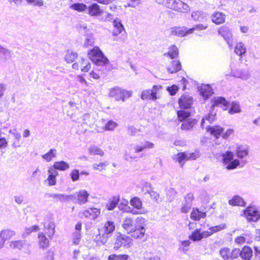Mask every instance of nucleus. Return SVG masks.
<instances>
[{
    "label": "nucleus",
    "mask_w": 260,
    "mask_h": 260,
    "mask_svg": "<svg viewBox=\"0 0 260 260\" xmlns=\"http://www.w3.org/2000/svg\"><path fill=\"white\" fill-rule=\"evenodd\" d=\"M147 220L143 217L138 216L135 219L130 216L123 218L121 223L122 227L128 233L134 232L136 238L142 239L145 235V226Z\"/></svg>",
    "instance_id": "obj_1"
},
{
    "label": "nucleus",
    "mask_w": 260,
    "mask_h": 260,
    "mask_svg": "<svg viewBox=\"0 0 260 260\" xmlns=\"http://www.w3.org/2000/svg\"><path fill=\"white\" fill-rule=\"evenodd\" d=\"M90 59L95 64L104 66L107 64L109 60L104 55L98 47H94L88 53Z\"/></svg>",
    "instance_id": "obj_2"
},
{
    "label": "nucleus",
    "mask_w": 260,
    "mask_h": 260,
    "mask_svg": "<svg viewBox=\"0 0 260 260\" xmlns=\"http://www.w3.org/2000/svg\"><path fill=\"white\" fill-rule=\"evenodd\" d=\"M104 233L101 235V232L97 235L94 239V241L98 245L104 244L105 243L109 236H111V233L114 231V224L112 221L107 222L104 225Z\"/></svg>",
    "instance_id": "obj_3"
},
{
    "label": "nucleus",
    "mask_w": 260,
    "mask_h": 260,
    "mask_svg": "<svg viewBox=\"0 0 260 260\" xmlns=\"http://www.w3.org/2000/svg\"><path fill=\"white\" fill-rule=\"evenodd\" d=\"M222 162L228 170L235 169L241 164L239 160L234 159V154L231 151H226L222 154Z\"/></svg>",
    "instance_id": "obj_4"
},
{
    "label": "nucleus",
    "mask_w": 260,
    "mask_h": 260,
    "mask_svg": "<svg viewBox=\"0 0 260 260\" xmlns=\"http://www.w3.org/2000/svg\"><path fill=\"white\" fill-rule=\"evenodd\" d=\"M130 204L133 207H131L130 213L134 215L146 214L148 212V210L143 207L141 200L138 197L132 198Z\"/></svg>",
    "instance_id": "obj_5"
},
{
    "label": "nucleus",
    "mask_w": 260,
    "mask_h": 260,
    "mask_svg": "<svg viewBox=\"0 0 260 260\" xmlns=\"http://www.w3.org/2000/svg\"><path fill=\"white\" fill-rule=\"evenodd\" d=\"M200 156L198 151L194 152H180L174 156L173 159L178 161L181 167H182L187 160H194Z\"/></svg>",
    "instance_id": "obj_6"
},
{
    "label": "nucleus",
    "mask_w": 260,
    "mask_h": 260,
    "mask_svg": "<svg viewBox=\"0 0 260 260\" xmlns=\"http://www.w3.org/2000/svg\"><path fill=\"white\" fill-rule=\"evenodd\" d=\"M161 85H154L151 89H145L142 91L141 99L145 101H156L158 97L157 94L161 89Z\"/></svg>",
    "instance_id": "obj_7"
},
{
    "label": "nucleus",
    "mask_w": 260,
    "mask_h": 260,
    "mask_svg": "<svg viewBox=\"0 0 260 260\" xmlns=\"http://www.w3.org/2000/svg\"><path fill=\"white\" fill-rule=\"evenodd\" d=\"M127 38V33L121 21L115 19V41L123 42Z\"/></svg>",
    "instance_id": "obj_8"
},
{
    "label": "nucleus",
    "mask_w": 260,
    "mask_h": 260,
    "mask_svg": "<svg viewBox=\"0 0 260 260\" xmlns=\"http://www.w3.org/2000/svg\"><path fill=\"white\" fill-rule=\"evenodd\" d=\"M168 8L179 13H185L190 10L189 6L181 0H170Z\"/></svg>",
    "instance_id": "obj_9"
},
{
    "label": "nucleus",
    "mask_w": 260,
    "mask_h": 260,
    "mask_svg": "<svg viewBox=\"0 0 260 260\" xmlns=\"http://www.w3.org/2000/svg\"><path fill=\"white\" fill-rule=\"evenodd\" d=\"M9 247L12 249L23 250L24 252L30 253V244L24 240H14L9 242Z\"/></svg>",
    "instance_id": "obj_10"
},
{
    "label": "nucleus",
    "mask_w": 260,
    "mask_h": 260,
    "mask_svg": "<svg viewBox=\"0 0 260 260\" xmlns=\"http://www.w3.org/2000/svg\"><path fill=\"white\" fill-rule=\"evenodd\" d=\"M155 145L152 142L147 140L136 143L132 146V149L136 153H140L143 151L154 148Z\"/></svg>",
    "instance_id": "obj_11"
},
{
    "label": "nucleus",
    "mask_w": 260,
    "mask_h": 260,
    "mask_svg": "<svg viewBox=\"0 0 260 260\" xmlns=\"http://www.w3.org/2000/svg\"><path fill=\"white\" fill-rule=\"evenodd\" d=\"M101 210L96 208H88L79 212L81 218H86L92 220L97 218L100 215Z\"/></svg>",
    "instance_id": "obj_12"
},
{
    "label": "nucleus",
    "mask_w": 260,
    "mask_h": 260,
    "mask_svg": "<svg viewBox=\"0 0 260 260\" xmlns=\"http://www.w3.org/2000/svg\"><path fill=\"white\" fill-rule=\"evenodd\" d=\"M132 91L121 89L120 87H115V100L118 101L124 102L126 99L132 96Z\"/></svg>",
    "instance_id": "obj_13"
},
{
    "label": "nucleus",
    "mask_w": 260,
    "mask_h": 260,
    "mask_svg": "<svg viewBox=\"0 0 260 260\" xmlns=\"http://www.w3.org/2000/svg\"><path fill=\"white\" fill-rule=\"evenodd\" d=\"M218 33L224 39L230 47L232 46L233 34L229 27H220L218 29Z\"/></svg>",
    "instance_id": "obj_14"
},
{
    "label": "nucleus",
    "mask_w": 260,
    "mask_h": 260,
    "mask_svg": "<svg viewBox=\"0 0 260 260\" xmlns=\"http://www.w3.org/2000/svg\"><path fill=\"white\" fill-rule=\"evenodd\" d=\"M90 64L87 59L81 58L77 62H75L72 65V68L74 70H78L81 69L84 72H87L90 69Z\"/></svg>",
    "instance_id": "obj_15"
},
{
    "label": "nucleus",
    "mask_w": 260,
    "mask_h": 260,
    "mask_svg": "<svg viewBox=\"0 0 260 260\" xmlns=\"http://www.w3.org/2000/svg\"><path fill=\"white\" fill-rule=\"evenodd\" d=\"M244 213L249 221H256L260 217L258 212L253 207L247 208L244 211Z\"/></svg>",
    "instance_id": "obj_16"
},
{
    "label": "nucleus",
    "mask_w": 260,
    "mask_h": 260,
    "mask_svg": "<svg viewBox=\"0 0 260 260\" xmlns=\"http://www.w3.org/2000/svg\"><path fill=\"white\" fill-rule=\"evenodd\" d=\"M231 74L233 76L243 80H247L251 77L249 71L246 69H239L235 71H233Z\"/></svg>",
    "instance_id": "obj_17"
},
{
    "label": "nucleus",
    "mask_w": 260,
    "mask_h": 260,
    "mask_svg": "<svg viewBox=\"0 0 260 260\" xmlns=\"http://www.w3.org/2000/svg\"><path fill=\"white\" fill-rule=\"evenodd\" d=\"M210 236L207 231H203L201 232L200 229H197L194 231L192 234L189 236L188 238L193 241H200L202 239L207 238Z\"/></svg>",
    "instance_id": "obj_18"
},
{
    "label": "nucleus",
    "mask_w": 260,
    "mask_h": 260,
    "mask_svg": "<svg viewBox=\"0 0 260 260\" xmlns=\"http://www.w3.org/2000/svg\"><path fill=\"white\" fill-rule=\"evenodd\" d=\"M116 206H117L121 210L130 213L131 207L128 206V200L126 199H120L119 197L116 198L115 197V207Z\"/></svg>",
    "instance_id": "obj_19"
},
{
    "label": "nucleus",
    "mask_w": 260,
    "mask_h": 260,
    "mask_svg": "<svg viewBox=\"0 0 260 260\" xmlns=\"http://www.w3.org/2000/svg\"><path fill=\"white\" fill-rule=\"evenodd\" d=\"M170 35L182 37L187 35L188 29L185 27H173L169 29Z\"/></svg>",
    "instance_id": "obj_20"
},
{
    "label": "nucleus",
    "mask_w": 260,
    "mask_h": 260,
    "mask_svg": "<svg viewBox=\"0 0 260 260\" xmlns=\"http://www.w3.org/2000/svg\"><path fill=\"white\" fill-rule=\"evenodd\" d=\"M132 242V239L124 235H120L116 237L115 241V249L124 246L129 245Z\"/></svg>",
    "instance_id": "obj_21"
},
{
    "label": "nucleus",
    "mask_w": 260,
    "mask_h": 260,
    "mask_svg": "<svg viewBox=\"0 0 260 260\" xmlns=\"http://www.w3.org/2000/svg\"><path fill=\"white\" fill-rule=\"evenodd\" d=\"M212 107H220L224 110H227V107L229 104L228 102L222 97L217 96L212 100Z\"/></svg>",
    "instance_id": "obj_22"
},
{
    "label": "nucleus",
    "mask_w": 260,
    "mask_h": 260,
    "mask_svg": "<svg viewBox=\"0 0 260 260\" xmlns=\"http://www.w3.org/2000/svg\"><path fill=\"white\" fill-rule=\"evenodd\" d=\"M192 99L189 95H183L179 100L180 107L183 109H188L192 104Z\"/></svg>",
    "instance_id": "obj_23"
},
{
    "label": "nucleus",
    "mask_w": 260,
    "mask_h": 260,
    "mask_svg": "<svg viewBox=\"0 0 260 260\" xmlns=\"http://www.w3.org/2000/svg\"><path fill=\"white\" fill-rule=\"evenodd\" d=\"M89 196V194L85 189L80 190L75 194V198L80 205L87 203Z\"/></svg>",
    "instance_id": "obj_24"
},
{
    "label": "nucleus",
    "mask_w": 260,
    "mask_h": 260,
    "mask_svg": "<svg viewBox=\"0 0 260 260\" xmlns=\"http://www.w3.org/2000/svg\"><path fill=\"white\" fill-rule=\"evenodd\" d=\"M48 176L46 181L49 186H53L56 183V177L58 175V172L54 168L50 167L48 170Z\"/></svg>",
    "instance_id": "obj_25"
},
{
    "label": "nucleus",
    "mask_w": 260,
    "mask_h": 260,
    "mask_svg": "<svg viewBox=\"0 0 260 260\" xmlns=\"http://www.w3.org/2000/svg\"><path fill=\"white\" fill-rule=\"evenodd\" d=\"M38 245L40 248L46 249L49 246V241L44 233L40 232L38 234Z\"/></svg>",
    "instance_id": "obj_26"
},
{
    "label": "nucleus",
    "mask_w": 260,
    "mask_h": 260,
    "mask_svg": "<svg viewBox=\"0 0 260 260\" xmlns=\"http://www.w3.org/2000/svg\"><path fill=\"white\" fill-rule=\"evenodd\" d=\"M211 18L214 23L219 25L225 22V15L222 12H215L212 14Z\"/></svg>",
    "instance_id": "obj_27"
},
{
    "label": "nucleus",
    "mask_w": 260,
    "mask_h": 260,
    "mask_svg": "<svg viewBox=\"0 0 260 260\" xmlns=\"http://www.w3.org/2000/svg\"><path fill=\"white\" fill-rule=\"evenodd\" d=\"M191 17L193 20L200 22H204L208 18L207 14L202 11H192Z\"/></svg>",
    "instance_id": "obj_28"
},
{
    "label": "nucleus",
    "mask_w": 260,
    "mask_h": 260,
    "mask_svg": "<svg viewBox=\"0 0 260 260\" xmlns=\"http://www.w3.org/2000/svg\"><path fill=\"white\" fill-rule=\"evenodd\" d=\"M16 232L10 229H4L0 231V237L6 242L16 235Z\"/></svg>",
    "instance_id": "obj_29"
},
{
    "label": "nucleus",
    "mask_w": 260,
    "mask_h": 260,
    "mask_svg": "<svg viewBox=\"0 0 260 260\" xmlns=\"http://www.w3.org/2000/svg\"><path fill=\"white\" fill-rule=\"evenodd\" d=\"M87 10L88 14L90 16H100L102 13V11L101 10L100 6L95 3L88 7Z\"/></svg>",
    "instance_id": "obj_30"
},
{
    "label": "nucleus",
    "mask_w": 260,
    "mask_h": 260,
    "mask_svg": "<svg viewBox=\"0 0 260 260\" xmlns=\"http://www.w3.org/2000/svg\"><path fill=\"white\" fill-rule=\"evenodd\" d=\"M55 225L53 221H49L44 223V229L48 236L51 239L55 233Z\"/></svg>",
    "instance_id": "obj_31"
},
{
    "label": "nucleus",
    "mask_w": 260,
    "mask_h": 260,
    "mask_svg": "<svg viewBox=\"0 0 260 260\" xmlns=\"http://www.w3.org/2000/svg\"><path fill=\"white\" fill-rule=\"evenodd\" d=\"M200 92L204 100L208 99L213 93L212 87L208 84L202 85L200 88Z\"/></svg>",
    "instance_id": "obj_32"
},
{
    "label": "nucleus",
    "mask_w": 260,
    "mask_h": 260,
    "mask_svg": "<svg viewBox=\"0 0 260 260\" xmlns=\"http://www.w3.org/2000/svg\"><path fill=\"white\" fill-rule=\"evenodd\" d=\"M196 123L197 121L194 119L188 118L182 121L181 129L184 131H189L192 128Z\"/></svg>",
    "instance_id": "obj_33"
},
{
    "label": "nucleus",
    "mask_w": 260,
    "mask_h": 260,
    "mask_svg": "<svg viewBox=\"0 0 260 260\" xmlns=\"http://www.w3.org/2000/svg\"><path fill=\"white\" fill-rule=\"evenodd\" d=\"M252 256L251 248L245 246L241 250V257L244 260H250Z\"/></svg>",
    "instance_id": "obj_34"
},
{
    "label": "nucleus",
    "mask_w": 260,
    "mask_h": 260,
    "mask_svg": "<svg viewBox=\"0 0 260 260\" xmlns=\"http://www.w3.org/2000/svg\"><path fill=\"white\" fill-rule=\"evenodd\" d=\"M181 68L180 62L178 60H175L172 61L171 64L169 66L167 70L170 73L173 74L180 70Z\"/></svg>",
    "instance_id": "obj_35"
},
{
    "label": "nucleus",
    "mask_w": 260,
    "mask_h": 260,
    "mask_svg": "<svg viewBox=\"0 0 260 260\" xmlns=\"http://www.w3.org/2000/svg\"><path fill=\"white\" fill-rule=\"evenodd\" d=\"M235 153L238 158H243L248 155L249 151L246 147L238 146L236 148Z\"/></svg>",
    "instance_id": "obj_36"
},
{
    "label": "nucleus",
    "mask_w": 260,
    "mask_h": 260,
    "mask_svg": "<svg viewBox=\"0 0 260 260\" xmlns=\"http://www.w3.org/2000/svg\"><path fill=\"white\" fill-rule=\"evenodd\" d=\"M223 131V128L218 125L208 126L207 128V131L216 138H218L220 136Z\"/></svg>",
    "instance_id": "obj_37"
},
{
    "label": "nucleus",
    "mask_w": 260,
    "mask_h": 260,
    "mask_svg": "<svg viewBox=\"0 0 260 260\" xmlns=\"http://www.w3.org/2000/svg\"><path fill=\"white\" fill-rule=\"evenodd\" d=\"M216 112H214L213 110L211 111L207 116L203 118L201 123V127L204 128L206 120L208 121L209 123H212L216 119Z\"/></svg>",
    "instance_id": "obj_38"
},
{
    "label": "nucleus",
    "mask_w": 260,
    "mask_h": 260,
    "mask_svg": "<svg viewBox=\"0 0 260 260\" xmlns=\"http://www.w3.org/2000/svg\"><path fill=\"white\" fill-rule=\"evenodd\" d=\"M206 215L205 212L200 211L198 209H193L190 214V218L194 220H199L201 218H205Z\"/></svg>",
    "instance_id": "obj_39"
},
{
    "label": "nucleus",
    "mask_w": 260,
    "mask_h": 260,
    "mask_svg": "<svg viewBox=\"0 0 260 260\" xmlns=\"http://www.w3.org/2000/svg\"><path fill=\"white\" fill-rule=\"evenodd\" d=\"M229 203L232 206H244L245 205V203L243 199L238 196H236L231 200H230Z\"/></svg>",
    "instance_id": "obj_40"
},
{
    "label": "nucleus",
    "mask_w": 260,
    "mask_h": 260,
    "mask_svg": "<svg viewBox=\"0 0 260 260\" xmlns=\"http://www.w3.org/2000/svg\"><path fill=\"white\" fill-rule=\"evenodd\" d=\"M69 167V165L67 162L64 161H59L55 162L52 168L55 170L66 171L68 170Z\"/></svg>",
    "instance_id": "obj_41"
},
{
    "label": "nucleus",
    "mask_w": 260,
    "mask_h": 260,
    "mask_svg": "<svg viewBox=\"0 0 260 260\" xmlns=\"http://www.w3.org/2000/svg\"><path fill=\"white\" fill-rule=\"evenodd\" d=\"M57 151L55 149H51L47 153L42 155V157L47 162L50 161L56 156Z\"/></svg>",
    "instance_id": "obj_42"
},
{
    "label": "nucleus",
    "mask_w": 260,
    "mask_h": 260,
    "mask_svg": "<svg viewBox=\"0 0 260 260\" xmlns=\"http://www.w3.org/2000/svg\"><path fill=\"white\" fill-rule=\"evenodd\" d=\"M191 242L189 240L181 241L180 242L179 250L181 252L186 253L189 249V245Z\"/></svg>",
    "instance_id": "obj_43"
},
{
    "label": "nucleus",
    "mask_w": 260,
    "mask_h": 260,
    "mask_svg": "<svg viewBox=\"0 0 260 260\" xmlns=\"http://www.w3.org/2000/svg\"><path fill=\"white\" fill-rule=\"evenodd\" d=\"M76 80L80 83V89L84 91H88V83L86 80L81 75H78L76 77Z\"/></svg>",
    "instance_id": "obj_44"
},
{
    "label": "nucleus",
    "mask_w": 260,
    "mask_h": 260,
    "mask_svg": "<svg viewBox=\"0 0 260 260\" xmlns=\"http://www.w3.org/2000/svg\"><path fill=\"white\" fill-rule=\"evenodd\" d=\"M246 47L244 44L242 42L238 43L235 47V52L237 55L239 56H242L246 53Z\"/></svg>",
    "instance_id": "obj_45"
},
{
    "label": "nucleus",
    "mask_w": 260,
    "mask_h": 260,
    "mask_svg": "<svg viewBox=\"0 0 260 260\" xmlns=\"http://www.w3.org/2000/svg\"><path fill=\"white\" fill-rule=\"evenodd\" d=\"M78 55L76 52L68 50L65 55L64 59L68 63L73 62L77 57Z\"/></svg>",
    "instance_id": "obj_46"
},
{
    "label": "nucleus",
    "mask_w": 260,
    "mask_h": 260,
    "mask_svg": "<svg viewBox=\"0 0 260 260\" xmlns=\"http://www.w3.org/2000/svg\"><path fill=\"white\" fill-rule=\"evenodd\" d=\"M70 8L74 10L80 12H84L87 9V6L82 3L74 4L70 6Z\"/></svg>",
    "instance_id": "obj_47"
},
{
    "label": "nucleus",
    "mask_w": 260,
    "mask_h": 260,
    "mask_svg": "<svg viewBox=\"0 0 260 260\" xmlns=\"http://www.w3.org/2000/svg\"><path fill=\"white\" fill-rule=\"evenodd\" d=\"M220 254L224 260H229L231 258V250L229 248L224 247L220 249Z\"/></svg>",
    "instance_id": "obj_48"
},
{
    "label": "nucleus",
    "mask_w": 260,
    "mask_h": 260,
    "mask_svg": "<svg viewBox=\"0 0 260 260\" xmlns=\"http://www.w3.org/2000/svg\"><path fill=\"white\" fill-rule=\"evenodd\" d=\"M178 54V49L175 45H172L169 48V51L167 54L172 59L177 57Z\"/></svg>",
    "instance_id": "obj_49"
},
{
    "label": "nucleus",
    "mask_w": 260,
    "mask_h": 260,
    "mask_svg": "<svg viewBox=\"0 0 260 260\" xmlns=\"http://www.w3.org/2000/svg\"><path fill=\"white\" fill-rule=\"evenodd\" d=\"M178 118L180 121L186 120L190 116V113L185 110H180L177 112Z\"/></svg>",
    "instance_id": "obj_50"
},
{
    "label": "nucleus",
    "mask_w": 260,
    "mask_h": 260,
    "mask_svg": "<svg viewBox=\"0 0 260 260\" xmlns=\"http://www.w3.org/2000/svg\"><path fill=\"white\" fill-rule=\"evenodd\" d=\"M40 228L38 225H34L31 227L27 228L25 229L24 232L22 235L23 238H26L29 235L33 232H37L39 230Z\"/></svg>",
    "instance_id": "obj_51"
},
{
    "label": "nucleus",
    "mask_w": 260,
    "mask_h": 260,
    "mask_svg": "<svg viewBox=\"0 0 260 260\" xmlns=\"http://www.w3.org/2000/svg\"><path fill=\"white\" fill-rule=\"evenodd\" d=\"M208 27V24L206 23L199 24L194 25V26L191 28L188 29V33L190 34L194 32L195 30H202L207 29Z\"/></svg>",
    "instance_id": "obj_52"
},
{
    "label": "nucleus",
    "mask_w": 260,
    "mask_h": 260,
    "mask_svg": "<svg viewBox=\"0 0 260 260\" xmlns=\"http://www.w3.org/2000/svg\"><path fill=\"white\" fill-rule=\"evenodd\" d=\"M240 112L241 109L239 104L237 102H232L231 107L229 111V113L230 114H234L240 113Z\"/></svg>",
    "instance_id": "obj_53"
},
{
    "label": "nucleus",
    "mask_w": 260,
    "mask_h": 260,
    "mask_svg": "<svg viewBox=\"0 0 260 260\" xmlns=\"http://www.w3.org/2000/svg\"><path fill=\"white\" fill-rule=\"evenodd\" d=\"M72 243L74 245H79L81 239V234L78 231H75L72 234Z\"/></svg>",
    "instance_id": "obj_54"
},
{
    "label": "nucleus",
    "mask_w": 260,
    "mask_h": 260,
    "mask_svg": "<svg viewBox=\"0 0 260 260\" xmlns=\"http://www.w3.org/2000/svg\"><path fill=\"white\" fill-rule=\"evenodd\" d=\"M225 228L226 224L225 223H222L219 225L210 228L209 231H207V232H208L209 234L210 233L211 236L214 233L220 231L225 229Z\"/></svg>",
    "instance_id": "obj_55"
},
{
    "label": "nucleus",
    "mask_w": 260,
    "mask_h": 260,
    "mask_svg": "<svg viewBox=\"0 0 260 260\" xmlns=\"http://www.w3.org/2000/svg\"><path fill=\"white\" fill-rule=\"evenodd\" d=\"M50 197L57 200H59L60 201H67L69 199L70 196L65 195L64 194L59 193H53L51 194L50 196Z\"/></svg>",
    "instance_id": "obj_56"
},
{
    "label": "nucleus",
    "mask_w": 260,
    "mask_h": 260,
    "mask_svg": "<svg viewBox=\"0 0 260 260\" xmlns=\"http://www.w3.org/2000/svg\"><path fill=\"white\" fill-rule=\"evenodd\" d=\"M0 57L5 59H9L11 57V51L0 46Z\"/></svg>",
    "instance_id": "obj_57"
},
{
    "label": "nucleus",
    "mask_w": 260,
    "mask_h": 260,
    "mask_svg": "<svg viewBox=\"0 0 260 260\" xmlns=\"http://www.w3.org/2000/svg\"><path fill=\"white\" fill-rule=\"evenodd\" d=\"M89 153L92 155H103L104 152L96 146H92L88 149Z\"/></svg>",
    "instance_id": "obj_58"
},
{
    "label": "nucleus",
    "mask_w": 260,
    "mask_h": 260,
    "mask_svg": "<svg viewBox=\"0 0 260 260\" xmlns=\"http://www.w3.org/2000/svg\"><path fill=\"white\" fill-rule=\"evenodd\" d=\"M108 165L107 161L101 162L100 164L94 163L92 165L93 169L97 170L100 171H102L105 169L106 167Z\"/></svg>",
    "instance_id": "obj_59"
},
{
    "label": "nucleus",
    "mask_w": 260,
    "mask_h": 260,
    "mask_svg": "<svg viewBox=\"0 0 260 260\" xmlns=\"http://www.w3.org/2000/svg\"><path fill=\"white\" fill-rule=\"evenodd\" d=\"M247 235H244V236H240L236 237L235 239V242L238 245H242L244 244L245 243H249V241L246 240Z\"/></svg>",
    "instance_id": "obj_60"
},
{
    "label": "nucleus",
    "mask_w": 260,
    "mask_h": 260,
    "mask_svg": "<svg viewBox=\"0 0 260 260\" xmlns=\"http://www.w3.org/2000/svg\"><path fill=\"white\" fill-rule=\"evenodd\" d=\"M94 43V39L92 35H87L86 37L85 42L84 43V46L86 47L91 46L93 45Z\"/></svg>",
    "instance_id": "obj_61"
},
{
    "label": "nucleus",
    "mask_w": 260,
    "mask_h": 260,
    "mask_svg": "<svg viewBox=\"0 0 260 260\" xmlns=\"http://www.w3.org/2000/svg\"><path fill=\"white\" fill-rule=\"evenodd\" d=\"M142 190L144 192V194L150 193L151 190V185L150 183L145 182L142 187Z\"/></svg>",
    "instance_id": "obj_62"
},
{
    "label": "nucleus",
    "mask_w": 260,
    "mask_h": 260,
    "mask_svg": "<svg viewBox=\"0 0 260 260\" xmlns=\"http://www.w3.org/2000/svg\"><path fill=\"white\" fill-rule=\"evenodd\" d=\"M28 4L32 5L34 6L41 7L44 5L43 0H26Z\"/></svg>",
    "instance_id": "obj_63"
},
{
    "label": "nucleus",
    "mask_w": 260,
    "mask_h": 260,
    "mask_svg": "<svg viewBox=\"0 0 260 260\" xmlns=\"http://www.w3.org/2000/svg\"><path fill=\"white\" fill-rule=\"evenodd\" d=\"M79 171L78 170H73L71 174V177L73 181H76L79 178Z\"/></svg>",
    "instance_id": "obj_64"
}]
</instances>
